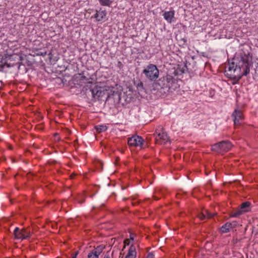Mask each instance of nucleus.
Here are the masks:
<instances>
[{
    "mask_svg": "<svg viewBox=\"0 0 258 258\" xmlns=\"http://www.w3.org/2000/svg\"><path fill=\"white\" fill-rule=\"evenodd\" d=\"M49 56L51 55V53H50L49 54ZM49 58H50V59H51V56H49Z\"/></svg>",
    "mask_w": 258,
    "mask_h": 258,
    "instance_id": "nucleus-32",
    "label": "nucleus"
},
{
    "mask_svg": "<svg viewBox=\"0 0 258 258\" xmlns=\"http://www.w3.org/2000/svg\"><path fill=\"white\" fill-rule=\"evenodd\" d=\"M143 73L145 74V69L143 70Z\"/></svg>",
    "mask_w": 258,
    "mask_h": 258,
    "instance_id": "nucleus-33",
    "label": "nucleus"
},
{
    "mask_svg": "<svg viewBox=\"0 0 258 258\" xmlns=\"http://www.w3.org/2000/svg\"><path fill=\"white\" fill-rule=\"evenodd\" d=\"M95 127L98 133H101L102 132H105L107 129V126L104 125H96Z\"/></svg>",
    "mask_w": 258,
    "mask_h": 258,
    "instance_id": "nucleus-20",
    "label": "nucleus"
},
{
    "mask_svg": "<svg viewBox=\"0 0 258 258\" xmlns=\"http://www.w3.org/2000/svg\"><path fill=\"white\" fill-rule=\"evenodd\" d=\"M130 242H131L130 239H125L124 241V246H125L126 245H129L130 244Z\"/></svg>",
    "mask_w": 258,
    "mask_h": 258,
    "instance_id": "nucleus-24",
    "label": "nucleus"
},
{
    "mask_svg": "<svg viewBox=\"0 0 258 258\" xmlns=\"http://www.w3.org/2000/svg\"><path fill=\"white\" fill-rule=\"evenodd\" d=\"M76 176L75 174H71V176H70V177L71 179H73L74 178V177Z\"/></svg>",
    "mask_w": 258,
    "mask_h": 258,
    "instance_id": "nucleus-27",
    "label": "nucleus"
},
{
    "mask_svg": "<svg viewBox=\"0 0 258 258\" xmlns=\"http://www.w3.org/2000/svg\"><path fill=\"white\" fill-rule=\"evenodd\" d=\"M78 252H75L73 253L71 255V256H72L71 258H76L77 256L78 255Z\"/></svg>",
    "mask_w": 258,
    "mask_h": 258,
    "instance_id": "nucleus-25",
    "label": "nucleus"
},
{
    "mask_svg": "<svg viewBox=\"0 0 258 258\" xmlns=\"http://www.w3.org/2000/svg\"><path fill=\"white\" fill-rule=\"evenodd\" d=\"M236 226L237 223L235 221L233 222H227L220 228V230L222 233H227L230 231L231 229L236 227Z\"/></svg>",
    "mask_w": 258,
    "mask_h": 258,
    "instance_id": "nucleus-12",
    "label": "nucleus"
},
{
    "mask_svg": "<svg viewBox=\"0 0 258 258\" xmlns=\"http://www.w3.org/2000/svg\"><path fill=\"white\" fill-rule=\"evenodd\" d=\"M168 140L167 135L164 132L159 133L154 138L156 143L158 144H164L168 142Z\"/></svg>",
    "mask_w": 258,
    "mask_h": 258,
    "instance_id": "nucleus-11",
    "label": "nucleus"
},
{
    "mask_svg": "<svg viewBox=\"0 0 258 258\" xmlns=\"http://www.w3.org/2000/svg\"><path fill=\"white\" fill-rule=\"evenodd\" d=\"M252 64V56L249 53H241L239 57L235 58L225 67V75L233 81V85L236 84L243 76L249 73Z\"/></svg>",
    "mask_w": 258,
    "mask_h": 258,
    "instance_id": "nucleus-1",
    "label": "nucleus"
},
{
    "mask_svg": "<svg viewBox=\"0 0 258 258\" xmlns=\"http://www.w3.org/2000/svg\"><path fill=\"white\" fill-rule=\"evenodd\" d=\"M136 252L135 251V248L134 246L132 245L128 250V252L125 256V258H135L136 256Z\"/></svg>",
    "mask_w": 258,
    "mask_h": 258,
    "instance_id": "nucleus-16",
    "label": "nucleus"
},
{
    "mask_svg": "<svg viewBox=\"0 0 258 258\" xmlns=\"http://www.w3.org/2000/svg\"><path fill=\"white\" fill-rule=\"evenodd\" d=\"M232 116L234 118V123L236 127L240 125L244 119L243 113L240 110L235 109L233 112Z\"/></svg>",
    "mask_w": 258,
    "mask_h": 258,
    "instance_id": "nucleus-7",
    "label": "nucleus"
},
{
    "mask_svg": "<svg viewBox=\"0 0 258 258\" xmlns=\"http://www.w3.org/2000/svg\"><path fill=\"white\" fill-rule=\"evenodd\" d=\"M159 70L156 66L150 64L146 68V78L151 81L155 80L159 77Z\"/></svg>",
    "mask_w": 258,
    "mask_h": 258,
    "instance_id": "nucleus-5",
    "label": "nucleus"
},
{
    "mask_svg": "<svg viewBox=\"0 0 258 258\" xmlns=\"http://www.w3.org/2000/svg\"><path fill=\"white\" fill-rule=\"evenodd\" d=\"M105 246L100 245L90 251L87 256V258H99V255L102 252Z\"/></svg>",
    "mask_w": 258,
    "mask_h": 258,
    "instance_id": "nucleus-8",
    "label": "nucleus"
},
{
    "mask_svg": "<svg viewBox=\"0 0 258 258\" xmlns=\"http://www.w3.org/2000/svg\"><path fill=\"white\" fill-rule=\"evenodd\" d=\"M31 234L32 231L31 228L29 227H24L22 229L19 227H16L13 232L14 238L21 240L30 238L31 236Z\"/></svg>",
    "mask_w": 258,
    "mask_h": 258,
    "instance_id": "nucleus-3",
    "label": "nucleus"
},
{
    "mask_svg": "<svg viewBox=\"0 0 258 258\" xmlns=\"http://www.w3.org/2000/svg\"><path fill=\"white\" fill-rule=\"evenodd\" d=\"M137 89L138 91H141L142 89H143V83L142 82H140L137 85Z\"/></svg>",
    "mask_w": 258,
    "mask_h": 258,
    "instance_id": "nucleus-23",
    "label": "nucleus"
},
{
    "mask_svg": "<svg viewBox=\"0 0 258 258\" xmlns=\"http://www.w3.org/2000/svg\"><path fill=\"white\" fill-rule=\"evenodd\" d=\"M103 258H111V256L109 254V251H108L104 256Z\"/></svg>",
    "mask_w": 258,
    "mask_h": 258,
    "instance_id": "nucleus-26",
    "label": "nucleus"
},
{
    "mask_svg": "<svg viewBox=\"0 0 258 258\" xmlns=\"http://www.w3.org/2000/svg\"><path fill=\"white\" fill-rule=\"evenodd\" d=\"M148 200H150V198H146V201Z\"/></svg>",
    "mask_w": 258,
    "mask_h": 258,
    "instance_id": "nucleus-34",
    "label": "nucleus"
},
{
    "mask_svg": "<svg viewBox=\"0 0 258 258\" xmlns=\"http://www.w3.org/2000/svg\"><path fill=\"white\" fill-rule=\"evenodd\" d=\"M250 203L249 202H245L242 203L239 208V210L243 214L244 213L247 212L249 211Z\"/></svg>",
    "mask_w": 258,
    "mask_h": 258,
    "instance_id": "nucleus-15",
    "label": "nucleus"
},
{
    "mask_svg": "<svg viewBox=\"0 0 258 258\" xmlns=\"http://www.w3.org/2000/svg\"><path fill=\"white\" fill-rule=\"evenodd\" d=\"M152 198H154V199L155 200H158L159 199V198H157L156 197H155V196H152Z\"/></svg>",
    "mask_w": 258,
    "mask_h": 258,
    "instance_id": "nucleus-29",
    "label": "nucleus"
},
{
    "mask_svg": "<svg viewBox=\"0 0 258 258\" xmlns=\"http://www.w3.org/2000/svg\"><path fill=\"white\" fill-rule=\"evenodd\" d=\"M92 97L95 99H99L105 94V91L100 87L95 86L93 88L90 89Z\"/></svg>",
    "mask_w": 258,
    "mask_h": 258,
    "instance_id": "nucleus-9",
    "label": "nucleus"
},
{
    "mask_svg": "<svg viewBox=\"0 0 258 258\" xmlns=\"http://www.w3.org/2000/svg\"><path fill=\"white\" fill-rule=\"evenodd\" d=\"M129 239H130V240H132V241L134 240V237L132 235H130V238Z\"/></svg>",
    "mask_w": 258,
    "mask_h": 258,
    "instance_id": "nucleus-28",
    "label": "nucleus"
},
{
    "mask_svg": "<svg viewBox=\"0 0 258 258\" xmlns=\"http://www.w3.org/2000/svg\"><path fill=\"white\" fill-rule=\"evenodd\" d=\"M86 197V193L85 191H84L83 192H82L81 194H78L77 196L76 199L78 203H79L80 204H82L85 202Z\"/></svg>",
    "mask_w": 258,
    "mask_h": 258,
    "instance_id": "nucleus-17",
    "label": "nucleus"
},
{
    "mask_svg": "<svg viewBox=\"0 0 258 258\" xmlns=\"http://www.w3.org/2000/svg\"><path fill=\"white\" fill-rule=\"evenodd\" d=\"M243 213L242 212L239 210V208L237 209L236 210H235L234 211H232L230 213V217H238L240 215H242Z\"/></svg>",
    "mask_w": 258,
    "mask_h": 258,
    "instance_id": "nucleus-18",
    "label": "nucleus"
},
{
    "mask_svg": "<svg viewBox=\"0 0 258 258\" xmlns=\"http://www.w3.org/2000/svg\"><path fill=\"white\" fill-rule=\"evenodd\" d=\"M198 217L201 220H204L207 218H212L213 214L208 210H203L201 213L198 214Z\"/></svg>",
    "mask_w": 258,
    "mask_h": 258,
    "instance_id": "nucleus-13",
    "label": "nucleus"
},
{
    "mask_svg": "<svg viewBox=\"0 0 258 258\" xmlns=\"http://www.w3.org/2000/svg\"><path fill=\"white\" fill-rule=\"evenodd\" d=\"M178 87V84L172 76L166 75L160 78L157 82L153 83L152 90L157 91L163 90V92H172Z\"/></svg>",
    "mask_w": 258,
    "mask_h": 258,
    "instance_id": "nucleus-2",
    "label": "nucleus"
},
{
    "mask_svg": "<svg viewBox=\"0 0 258 258\" xmlns=\"http://www.w3.org/2000/svg\"><path fill=\"white\" fill-rule=\"evenodd\" d=\"M1 63H0V72L2 71L4 67L7 66V67H10V64H8L6 62H3L2 61H0Z\"/></svg>",
    "mask_w": 258,
    "mask_h": 258,
    "instance_id": "nucleus-22",
    "label": "nucleus"
},
{
    "mask_svg": "<svg viewBox=\"0 0 258 258\" xmlns=\"http://www.w3.org/2000/svg\"><path fill=\"white\" fill-rule=\"evenodd\" d=\"M107 12L106 10H102L101 8L99 10L96 11V14L94 15V18L98 22H105L106 20Z\"/></svg>",
    "mask_w": 258,
    "mask_h": 258,
    "instance_id": "nucleus-10",
    "label": "nucleus"
},
{
    "mask_svg": "<svg viewBox=\"0 0 258 258\" xmlns=\"http://www.w3.org/2000/svg\"><path fill=\"white\" fill-rule=\"evenodd\" d=\"M146 144H147V142H148V140H149L148 137H147V136H146Z\"/></svg>",
    "mask_w": 258,
    "mask_h": 258,
    "instance_id": "nucleus-30",
    "label": "nucleus"
},
{
    "mask_svg": "<svg viewBox=\"0 0 258 258\" xmlns=\"http://www.w3.org/2000/svg\"><path fill=\"white\" fill-rule=\"evenodd\" d=\"M149 182L150 184H152V181L151 180H149Z\"/></svg>",
    "mask_w": 258,
    "mask_h": 258,
    "instance_id": "nucleus-35",
    "label": "nucleus"
},
{
    "mask_svg": "<svg viewBox=\"0 0 258 258\" xmlns=\"http://www.w3.org/2000/svg\"><path fill=\"white\" fill-rule=\"evenodd\" d=\"M163 16L164 18L169 23H171L172 22V19L174 16V11H170L165 12Z\"/></svg>",
    "mask_w": 258,
    "mask_h": 258,
    "instance_id": "nucleus-14",
    "label": "nucleus"
},
{
    "mask_svg": "<svg viewBox=\"0 0 258 258\" xmlns=\"http://www.w3.org/2000/svg\"><path fill=\"white\" fill-rule=\"evenodd\" d=\"M232 147L231 143L228 141H223L215 144L212 146V150L219 153L228 152Z\"/></svg>",
    "mask_w": 258,
    "mask_h": 258,
    "instance_id": "nucleus-4",
    "label": "nucleus"
},
{
    "mask_svg": "<svg viewBox=\"0 0 258 258\" xmlns=\"http://www.w3.org/2000/svg\"><path fill=\"white\" fill-rule=\"evenodd\" d=\"M132 204H133V205H135L136 204V202H133Z\"/></svg>",
    "mask_w": 258,
    "mask_h": 258,
    "instance_id": "nucleus-31",
    "label": "nucleus"
},
{
    "mask_svg": "<svg viewBox=\"0 0 258 258\" xmlns=\"http://www.w3.org/2000/svg\"><path fill=\"white\" fill-rule=\"evenodd\" d=\"M98 1L102 6L110 7L113 3V0H98Z\"/></svg>",
    "mask_w": 258,
    "mask_h": 258,
    "instance_id": "nucleus-19",
    "label": "nucleus"
},
{
    "mask_svg": "<svg viewBox=\"0 0 258 258\" xmlns=\"http://www.w3.org/2000/svg\"><path fill=\"white\" fill-rule=\"evenodd\" d=\"M144 142L143 139L140 136H135L128 139V145L131 147L141 148Z\"/></svg>",
    "mask_w": 258,
    "mask_h": 258,
    "instance_id": "nucleus-6",
    "label": "nucleus"
},
{
    "mask_svg": "<svg viewBox=\"0 0 258 258\" xmlns=\"http://www.w3.org/2000/svg\"><path fill=\"white\" fill-rule=\"evenodd\" d=\"M150 248L146 247V253H148L146 258H155V254L153 251H150Z\"/></svg>",
    "mask_w": 258,
    "mask_h": 258,
    "instance_id": "nucleus-21",
    "label": "nucleus"
}]
</instances>
